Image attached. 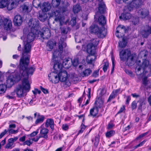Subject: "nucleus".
<instances>
[{
	"label": "nucleus",
	"mask_w": 151,
	"mask_h": 151,
	"mask_svg": "<svg viewBox=\"0 0 151 151\" xmlns=\"http://www.w3.org/2000/svg\"><path fill=\"white\" fill-rule=\"evenodd\" d=\"M29 54H22L18 66L19 70L15 71L8 77L6 81L7 85L11 86L14 84V82H18L21 79L29 81V76L32 75L35 69L32 67L27 68L29 63Z\"/></svg>",
	"instance_id": "nucleus-1"
},
{
	"label": "nucleus",
	"mask_w": 151,
	"mask_h": 151,
	"mask_svg": "<svg viewBox=\"0 0 151 151\" xmlns=\"http://www.w3.org/2000/svg\"><path fill=\"white\" fill-rule=\"evenodd\" d=\"M46 33L48 35L50 34V31L48 29H46V31L43 32H34L32 31L29 32L27 35L26 38H24V36L21 37L22 40H23L24 42V47L22 54H29L28 53L31 51L32 42L34 41L35 37H37V34L40 35L41 37H43V36H46Z\"/></svg>",
	"instance_id": "nucleus-2"
},
{
	"label": "nucleus",
	"mask_w": 151,
	"mask_h": 151,
	"mask_svg": "<svg viewBox=\"0 0 151 151\" xmlns=\"http://www.w3.org/2000/svg\"><path fill=\"white\" fill-rule=\"evenodd\" d=\"M120 60L123 61H126L129 66H132L134 64V58L136 55L134 54H131V51L127 49L122 50L119 54Z\"/></svg>",
	"instance_id": "nucleus-3"
},
{
	"label": "nucleus",
	"mask_w": 151,
	"mask_h": 151,
	"mask_svg": "<svg viewBox=\"0 0 151 151\" xmlns=\"http://www.w3.org/2000/svg\"><path fill=\"white\" fill-rule=\"evenodd\" d=\"M30 89V85L29 81L27 80H23L22 85H19L17 86L15 92L16 93L17 96L21 97L26 95V93L29 92Z\"/></svg>",
	"instance_id": "nucleus-4"
},
{
	"label": "nucleus",
	"mask_w": 151,
	"mask_h": 151,
	"mask_svg": "<svg viewBox=\"0 0 151 151\" xmlns=\"http://www.w3.org/2000/svg\"><path fill=\"white\" fill-rule=\"evenodd\" d=\"M53 68L54 71L50 73L48 76L50 81L52 83H57L60 81L58 73L61 70L62 64L59 62H56L54 64Z\"/></svg>",
	"instance_id": "nucleus-5"
},
{
	"label": "nucleus",
	"mask_w": 151,
	"mask_h": 151,
	"mask_svg": "<svg viewBox=\"0 0 151 151\" xmlns=\"http://www.w3.org/2000/svg\"><path fill=\"white\" fill-rule=\"evenodd\" d=\"M89 31L91 33L95 34L99 38H104L106 34L104 27L100 28L96 25H91L89 28Z\"/></svg>",
	"instance_id": "nucleus-6"
},
{
	"label": "nucleus",
	"mask_w": 151,
	"mask_h": 151,
	"mask_svg": "<svg viewBox=\"0 0 151 151\" xmlns=\"http://www.w3.org/2000/svg\"><path fill=\"white\" fill-rule=\"evenodd\" d=\"M99 40L96 38L91 40L87 45V51L89 54H94L95 53V47L98 45Z\"/></svg>",
	"instance_id": "nucleus-7"
},
{
	"label": "nucleus",
	"mask_w": 151,
	"mask_h": 151,
	"mask_svg": "<svg viewBox=\"0 0 151 151\" xmlns=\"http://www.w3.org/2000/svg\"><path fill=\"white\" fill-rule=\"evenodd\" d=\"M39 22L37 19H30L28 23L29 27L31 30L34 32H39L38 30L39 28Z\"/></svg>",
	"instance_id": "nucleus-8"
},
{
	"label": "nucleus",
	"mask_w": 151,
	"mask_h": 151,
	"mask_svg": "<svg viewBox=\"0 0 151 151\" xmlns=\"http://www.w3.org/2000/svg\"><path fill=\"white\" fill-rule=\"evenodd\" d=\"M58 75L60 81L64 82L65 84L69 86L70 83L69 81L67 80L68 78V74L67 72L65 70H61L59 72Z\"/></svg>",
	"instance_id": "nucleus-9"
},
{
	"label": "nucleus",
	"mask_w": 151,
	"mask_h": 151,
	"mask_svg": "<svg viewBox=\"0 0 151 151\" xmlns=\"http://www.w3.org/2000/svg\"><path fill=\"white\" fill-rule=\"evenodd\" d=\"M66 44L62 41L60 42L58 44L59 50H55L53 52V59L54 60L58 56L61 55L63 52V47H65Z\"/></svg>",
	"instance_id": "nucleus-10"
},
{
	"label": "nucleus",
	"mask_w": 151,
	"mask_h": 151,
	"mask_svg": "<svg viewBox=\"0 0 151 151\" xmlns=\"http://www.w3.org/2000/svg\"><path fill=\"white\" fill-rule=\"evenodd\" d=\"M40 128L41 129L39 136L41 138H43L47 140L48 138L47 134L48 133L49 130L46 127H44V124L41 126Z\"/></svg>",
	"instance_id": "nucleus-11"
},
{
	"label": "nucleus",
	"mask_w": 151,
	"mask_h": 151,
	"mask_svg": "<svg viewBox=\"0 0 151 151\" xmlns=\"http://www.w3.org/2000/svg\"><path fill=\"white\" fill-rule=\"evenodd\" d=\"M52 16H55V18L54 20L56 22H60V25H61V22L63 21V18L61 16L60 11L59 10H56L52 12Z\"/></svg>",
	"instance_id": "nucleus-12"
},
{
	"label": "nucleus",
	"mask_w": 151,
	"mask_h": 151,
	"mask_svg": "<svg viewBox=\"0 0 151 151\" xmlns=\"http://www.w3.org/2000/svg\"><path fill=\"white\" fill-rule=\"evenodd\" d=\"M142 4V0H133L129 3L128 9L131 10L132 9L139 7Z\"/></svg>",
	"instance_id": "nucleus-13"
},
{
	"label": "nucleus",
	"mask_w": 151,
	"mask_h": 151,
	"mask_svg": "<svg viewBox=\"0 0 151 151\" xmlns=\"http://www.w3.org/2000/svg\"><path fill=\"white\" fill-rule=\"evenodd\" d=\"M18 139L17 137H14L13 138L9 139L8 140V143L5 146L6 149H11L14 146V142H16Z\"/></svg>",
	"instance_id": "nucleus-14"
},
{
	"label": "nucleus",
	"mask_w": 151,
	"mask_h": 151,
	"mask_svg": "<svg viewBox=\"0 0 151 151\" xmlns=\"http://www.w3.org/2000/svg\"><path fill=\"white\" fill-rule=\"evenodd\" d=\"M138 15L142 18H145L149 15V11L145 9H141L138 12Z\"/></svg>",
	"instance_id": "nucleus-15"
},
{
	"label": "nucleus",
	"mask_w": 151,
	"mask_h": 151,
	"mask_svg": "<svg viewBox=\"0 0 151 151\" xmlns=\"http://www.w3.org/2000/svg\"><path fill=\"white\" fill-rule=\"evenodd\" d=\"M44 124L46 128H47L49 127L52 131L53 130L54 127V123L53 119L52 118L47 119Z\"/></svg>",
	"instance_id": "nucleus-16"
},
{
	"label": "nucleus",
	"mask_w": 151,
	"mask_h": 151,
	"mask_svg": "<svg viewBox=\"0 0 151 151\" xmlns=\"http://www.w3.org/2000/svg\"><path fill=\"white\" fill-rule=\"evenodd\" d=\"M3 26L5 29L7 30H10L12 27V24L11 20L9 19H5Z\"/></svg>",
	"instance_id": "nucleus-17"
},
{
	"label": "nucleus",
	"mask_w": 151,
	"mask_h": 151,
	"mask_svg": "<svg viewBox=\"0 0 151 151\" xmlns=\"http://www.w3.org/2000/svg\"><path fill=\"white\" fill-rule=\"evenodd\" d=\"M150 34H151V27L148 26H146L145 29L141 32L142 36L145 38H147Z\"/></svg>",
	"instance_id": "nucleus-18"
},
{
	"label": "nucleus",
	"mask_w": 151,
	"mask_h": 151,
	"mask_svg": "<svg viewBox=\"0 0 151 151\" xmlns=\"http://www.w3.org/2000/svg\"><path fill=\"white\" fill-rule=\"evenodd\" d=\"M13 22L14 24L16 26L20 25L22 22V19L21 16L19 15H17L14 16Z\"/></svg>",
	"instance_id": "nucleus-19"
},
{
	"label": "nucleus",
	"mask_w": 151,
	"mask_h": 151,
	"mask_svg": "<svg viewBox=\"0 0 151 151\" xmlns=\"http://www.w3.org/2000/svg\"><path fill=\"white\" fill-rule=\"evenodd\" d=\"M145 100V99L144 97H142L140 98L138 101L139 103L138 109L140 110L141 111H142V110L145 109L146 108Z\"/></svg>",
	"instance_id": "nucleus-20"
},
{
	"label": "nucleus",
	"mask_w": 151,
	"mask_h": 151,
	"mask_svg": "<svg viewBox=\"0 0 151 151\" xmlns=\"http://www.w3.org/2000/svg\"><path fill=\"white\" fill-rule=\"evenodd\" d=\"M98 11L100 14L104 13L105 11V5L103 1V0H98Z\"/></svg>",
	"instance_id": "nucleus-21"
},
{
	"label": "nucleus",
	"mask_w": 151,
	"mask_h": 151,
	"mask_svg": "<svg viewBox=\"0 0 151 151\" xmlns=\"http://www.w3.org/2000/svg\"><path fill=\"white\" fill-rule=\"evenodd\" d=\"M40 8L42 12H46L50 10L51 8V6L50 4L47 2L44 3L42 6H40Z\"/></svg>",
	"instance_id": "nucleus-22"
},
{
	"label": "nucleus",
	"mask_w": 151,
	"mask_h": 151,
	"mask_svg": "<svg viewBox=\"0 0 151 151\" xmlns=\"http://www.w3.org/2000/svg\"><path fill=\"white\" fill-rule=\"evenodd\" d=\"M71 62H72V60L71 58L64 59L62 64V66H63L65 68H68L72 65Z\"/></svg>",
	"instance_id": "nucleus-23"
},
{
	"label": "nucleus",
	"mask_w": 151,
	"mask_h": 151,
	"mask_svg": "<svg viewBox=\"0 0 151 151\" xmlns=\"http://www.w3.org/2000/svg\"><path fill=\"white\" fill-rule=\"evenodd\" d=\"M99 112L98 108L97 107L94 106L90 110V115L93 117H95L98 114Z\"/></svg>",
	"instance_id": "nucleus-24"
},
{
	"label": "nucleus",
	"mask_w": 151,
	"mask_h": 151,
	"mask_svg": "<svg viewBox=\"0 0 151 151\" xmlns=\"http://www.w3.org/2000/svg\"><path fill=\"white\" fill-rule=\"evenodd\" d=\"M126 28L124 26L119 25L116 29V32L124 34L126 32Z\"/></svg>",
	"instance_id": "nucleus-25"
},
{
	"label": "nucleus",
	"mask_w": 151,
	"mask_h": 151,
	"mask_svg": "<svg viewBox=\"0 0 151 151\" xmlns=\"http://www.w3.org/2000/svg\"><path fill=\"white\" fill-rule=\"evenodd\" d=\"M99 24L102 26H104L106 23V20L105 17L103 15L99 17L98 19Z\"/></svg>",
	"instance_id": "nucleus-26"
},
{
	"label": "nucleus",
	"mask_w": 151,
	"mask_h": 151,
	"mask_svg": "<svg viewBox=\"0 0 151 151\" xmlns=\"http://www.w3.org/2000/svg\"><path fill=\"white\" fill-rule=\"evenodd\" d=\"M89 54L91 55L88 56L86 60L87 63L91 64L96 59V57L94 55L95 53L94 54Z\"/></svg>",
	"instance_id": "nucleus-27"
},
{
	"label": "nucleus",
	"mask_w": 151,
	"mask_h": 151,
	"mask_svg": "<svg viewBox=\"0 0 151 151\" xmlns=\"http://www.w3.org/2000/svg\"><path fill=\"white\" fill-rule=\"evenodd\" d=\"M47 18V14L44 12H42L39 13V19L40 21L44 22L46 20Z\"/></svg>",
	"instance_id": "nucleus-28"
},
{
	"label": "nucleus",
	"mask_w": 151,
	"mask_h": 151,
	"mask_svg": "<svg viewBox=\"0 0 151 151\" xmlns=\"http://www.w3.org/2000/svg\"><path fill=\"white\" fill-rule=\"evenodd\" d=\"M131 14L129 13H123L121 16L119 17L120 19H122L124 20L131 19Z\"/></svg>",
	"instance_id": "nucleus-29"
},
{
	"label": "nucleus",
	"mask_w": 151,
	"mask_h": 151,
	"mask_svg": "<svg viewBox=\"0 0 151 151\" xmlns=\"http://www.w3.org/2000/svg\"><path fill=\"white\" fill-rule=\"evenodd\" d=\"M104 103V101L101 99L98 98L97 100H96L95 102V104L96 106L99 108H100L101 107Z\"/></svg>",
	"instance_id": "nucleus-30"
},
{
	"label": "nucleus",
	"mask_w": 151,
	"mask_h": 151,
	"mask_svg": "<svg viewBox=\"0 0 151 151\" xmlns=\"http://www.w3.org/2000/svg\"><path fill=\"white\" fill-rule=\"evenodd\" d=\"M45 116L43 115H38V117L35 122V124H40L42 123L45 119Z\"/></svg>",
	"instance_id": "nucleus-31"
},
{
	"label": "nucleus",
	"mask_w": 151,
	"mask_h": 151,
	"mask_svg": "<svg viewBox=\"0 0 151 151\" xmlns=\"http://www.w3.org/2000/svg\"><path fill=\"white\" fill-rule=\"evenodd\" d=\"M130 19V21L132 22V24L134 25H137L139 23V19L138 17H132Z\"/></svg>",
	"instance_id": "nucleus-32"
},
{
	"label": "nucleus",
	"mask_w": 151,
	"mask_h": 151,
	"mask_svg": "<svg viewBox=\"0 0 151 151\" xmlns=\"http://www.w3.org/2000/svg\"><path fill=\"white\" fill-rule=\"evenodd\" d=\"M10 0H1L0 2V8H3L7 6Z\"/></svg>",
	"instance_id": "nucleus-33"
},
{
	"label": "nucleus",
	"mask_w": 151,
	"mask_h": 151,
	"mask_svg": "<svg viewBox=\"0 0 151 151\" xmlns=\"http://www.w3.org/2000/svg\"><path fill=\"white\" fill-rule=\"evenodd\" d=\"M127 42L123 38L122 41L119 42V46L122 48L125 47L127 45Z\"/></svg>",
	"instance_id": "nucleus-34"
},
{
	"label": "nucleus",
	"mask_w": 151,
	"mask_h": 151,
	"mask_svg": "<svg viewBox=\"0 0 151 151\" xmlns=\"http://www.w3.org/2000/svg\"><path fill=\"white\" fill-rule=\"evenodd\" d=\"M81 9V7L79 4H76L73 7V11L74 13H77Z\"/></svg>",
	"instance_id": "nucleus-35"
},
{
	"label": "nucleus",
	"mask_w": 151,
	"mask_h": 151,
	"mask_svg": "<svg viewBox=\"0 0 151 151\" xmlns=\"http://www.w3.org/2000/svg\"><path fill=\"white\" fill-rule=\"evenodd\" d=\"M99 138L100 136L98 135L95 136L94 140L93 139L92 140V142H94V145L96 147H97L99 144Z\"/></svg>",
	"instance_id": "nucleus-36"
},
{
	"label": "nucleus",
	"mask_w": 151,
	"mask_h": 151,
	"mask_svg": "<svg viewBox=\"0 0 151 151\" xmlns=\"http://www.w3.org/2000/svg\"><path fill=\"white\" fill-rule=\"evenodd\" d=\"M54 44L53 42L52 41H49L48 42L47 46L48 48V49H49L48 50H51L53 49Z\"/></svg>",
	"instance_id": "nucleus-37"
},
{
	"label": "nucleus",
	"mask_w": 151,
	"mask_h": 151,
	"mask_svg": "<svg viewBox=\"0 0 151 151\" xmlns=\"http://www.w3.org/2000/svg\"><path fill=\"white\" fill-rule=\"evenodd\" d=\"M60 0H52V4L54 7H57L60 5Z\"/></svg>",
	"instance_id": "nucleus-38"
},
{
	"label": "nucleus",
	"mask_w": 151,
	"mask_h": 151,
	"mask_svg": "<svg viewBox=\"0 0 151 151\" xmlns=\"http://www.w3.org/2000/svg\"><path fill=\"white\" fill-rule=\"evenodd\" d=\"M13 129L8 128V129L6 130L7 132H8L9 134H14L18 132L19 130L18 129L17 130H14Z\"/></svg>",
	"instance_id": "nucleus-39"
},
{
	"label": "nucleus",
	"mask_w": 151,
	"mask_h": 151,
	"mask_svg": "<svg viewBox=\"0 0 151 151\" xmlns=\"http://www.w3.org/2000/svg\"><path fill=\"white\" fill-rule=\"evenodd\" d=\"M40 0H33V4L35 7H40Z\"/></svg>",
	"instance_id": "nucleus-40"
},
{
	"label": "nucleus",
	"mask_w": 151,
	"mask_h": 151,
	"mask_svg": "<svg viewBox=\"0 0 151 151\" xmlns=\"http://www.w3.org/2000/svg\"><path fill=\"white\" fill-rule=\"evenodd\" d=\"M115 134V132L113 130H111L110 131L107 132L106 133V136L107 137H110L113 135Z\"/></svg>",
	"instance_id": "nucleus-41"
},
{
	"label": "nucleus",
	"mask_w": 151,
	"mask_h": 151,
	"mask_svg": "<svg viewBox=\"0 0 151 151\" xmlns=\"http://www.w3.org/2000/svg\"><path fill=\"white\" fill-rule=\"evenodd\" d=\"M91 71L90 69H86L83 71V74L84 76H88L91 73Z\"/></svg>",
	"instance_id": "nucleus-42"
},
{
	"label": "nucleus",
	"mask_w": 151,
	"mask_h": 151,
	"mask_svg": "<svg viewBox=\"0 0 151 151\" xmlns=\"http://www.w3.org/2000/svg\"><path fill=\"white\" fill-rule=\"evenodd\" d=\"M61 32L63 34H66L68 32V27H62L60 28Z\"/></svg>",
	"instance_id": "nucleus-43"
},
{
	"label": "nucleus",
	"mask_w": 151,
	"mask_h": 151,
	"mask_svg": "<svg viewBox=\"0 0 151 151\" xmlns=\"http://www.w3.org/2000/svg\"><path fill=\"white\" fill-rule=\"evenodd\" d=\"M6 86L3 84L0 85V94L4 93L6 90Z\"/></svg>",
	"instance_id": "nucleus-44"
},
{
	"label": "nucleus",
	"mask_w": 151,
	"mask_h": 151,
	"mask_svg": "<svg viewBox=\"0 0 151 151\" xmlns=\"http://www.w3.org/2000/svg\"><path fill=\"white\" fill-rule=\"evenodd\" d=\"M23 11L24 12H29L30 11L29 9L28 6L24 4L22 6Z\"/></svg>",
	"instance_id": "nucleus-45"
},
{
	"label": "nucleus",
	"mask_w": 151,
	"mask_h": 151,
	"mask_svg": "<svg viewBox=\"0 0 151 151\" xmlns=\"http://www.w3.org/2000/svg\"><path fill=\"white\" fill-rule=\"evenodd\" d=\"M91 90L90 88H88V92L87 94V96L88 97V99L86 101V102L85 104V105H86L88 104L89 103V101L91 96Z\"/></svg>",
	"instance_id": "nucleus-46"
},
{
	"label": "nucleus",
	"mask_w": 151,
	"mask_h": 151,
	"mask_svg": "<svg viewBox=\"0 0 151 151\" xmlns=\"http://www.w3.org/2000/svg\"><path fill=\"white\" fill-rule=\"evenodd\" d=\"M71 63L74 66H76L79 64L78 59L77 58H75L73 61L72 60Z\"/></svg>",
	"instance_id": "nucleus-47"
},
{
	"label": "nucleus",
	"mask_w": 151,
	"mask_h": 151,
	"mask_svg": "<svg viewBox=\"0 0 151 151\" xmlns=\"http://www.w3.org/2000/svg\"><path fill=\"white\" fill-rule=\"evenodd\" d=\"M86 127V126H85L84 124H83V123L81 125V129L78 131V134H79L82 133L85 129Z\"/></svg>",
	"instance_id": "nucleus-48"
},
{
	"label": "nucleus",
	"mask_w": 151,
	"mask_h": 151,
	"mask_svg": "<svg viewBox=\"0 0 151 151\" xmlns=\"http://www.w3.org/2000/svg\"><path fill=\"white\" fill-rule=\"evenodd\" d=\"M115 94L114 92H113L110 95L109 99L107 100V102L110 101L112 99L115 98Z\"/></svg>",
	"instance_id": "nucleus-49"
},
{
	"label": "nucleus",
	"mask_w": 151,
	"mask_h": 151,
	"mask_svg": "<svg viewBox=\"0 0 151 151\" xmlns=\"http://www.w3.org/2000/svg\"><path fill=\"white\" fill-rule=\"evenodd\" d=\"M33 143V142L31 141V139H29V140H27L24 142L23 143L24 145H27L28 146H29Z\"/></svg>",
	"instance_id": "nucleus-50"
},
{
	"label": "nucleus",
	"mask_w": 151,
	"mask_h": 151,
	"mask_svg": "<svg viewBox=\"0 0 151 151\" xmlns=\"http://www.w3.org/2000/svg\"><path fill=\"white\" fill-rule=\"evenodd\" d=\"M103 69L104 72L106 71L107 68L109 66V63L107 62H105L104 63Z\"/></svg>",
	"instance_id": "nucleus-51"
},
{
	"label": "nucleus",
	"mask_w": 151,
	"mask_h": 151,
	"mask_svg": "<svg viewBox=\"0 0 151 151\" xmlns=\"http://www.w3.org/2000/svg\"><path fill=\"white\" fill-rule=\"evenodd\" d=\"M76 18L75 17H73L72 18L70 22L71 25L73 26L76 25Z\"/></svg>",
	"instance_id": "nucleus-52"
},
{
	"label": "nucleus",
	"mask_w": 151,
	"mask_h": 151,
	"mask_svg": "<svg viewBox=\"0 0 151 151\" xmlns=\"http://www.w3.org/2000/svg\"><path fill=\"white\" fill-rule=\"evenodd\" d=\"M125 71L127 74L131 77H133L134 76V75L131 71L128 70H125Z\"/></svg>",
	"instance_id": "nucleus-53"
},
{
	"label": "nucleus",
	"mask_w": 151,
	"mask_h": 151,
	"mask_svg": "<svg viewBox=\"0 0 151 151\" xmlns=\"http://www.w3.org/2000/svg\"><path fill=\"white\" fill-rule=\"evenodd\" d=\"M5 18L0 16V27H1L3 26L4 20Z\"/></svg>",
	"instance_id": "nucleus-54"
},
{
	"label": "nucleus",
	"mask_w": 151,
	"mask_h": 151,
	"mask_svg": "<svg viewBox=\"0 0 151 151\" xmlns=\"http://www.w3.org/2000/svg\"><path fill=\"white\" fill-rule=\"evenodd\" d=\"M146 142V140H144L142 142L139 143V144L134 147V149H136L140 146H142Z\"/></svg>",
	"instance_id": "nucleus-55"
},
{
	"label": "nucleus",
	"mask_w": 151,
	"mask_h": 151,
	"mask_svg": "<svg viewBox=\"0 0 151 151\" xmlns=\"http://www.w3.org/2000/svg\"><path fill=\"white\" fill-rule=\"evenodd\" d=\"M137 106V104L136 103L135 101H133L131 104V107L132 109H135L136 108Z\"/></svg>",
	"instance_id": "nucleus-56"
},
{
	"label": "nucleus",
	"mask_w": 151,
	"mask_h": 151,
	"mask_svg": "<svg viewBox=\"0 0 151 151\" xmlns=\"http://www.w3.org/2000/svg\"><path fill=\"white\" fill-rule=\"evenodd\" d=\"M148 133V132H147L145 133H144L142 134H141V135H139L138 137L136 138V139H140L142 137L146 135H147Z\"/></svg>",
	"instance_id": "nucleus-57"
},
{
	"label": "nucleus",
	"mask_w": 151,
	"mask_h": 151,
	"mask_svg": "<svg viewBox=\"0 0 151 151\" xmlns=\"http://www.w3.org/2000/svg\"><path fill=\"white\" fill-rule=\"evenodd\" d=\"M62 129L64 130H67L69 128L68 126L66 124H63L62 126Z\"/></svg>",
	"instance_id": "nucleus-58"
},
{
	"label": "nucleus",
	"mask_w": 151,
	"mask_h": 151,
	"mask_svg": "<svg viewBox=\"0 0 151 151\" xmlns=\"http://www.w3.org/2000/svg\"><path fill=\"white\" fill-rule=\"evenodd\" d=\"M32 91L35 95L37 94V93L40 94L41 93L40 91L38 90L37 89H35V90Z\"/></svg>",
	"instance_id": "nucleus-59"
},
{
	"label": "nucleus",
	"mask_w": 151,
	"mask_h": 151,
	"mask_svg": "<svg viewBox=\"0 0 151 151\" xmlns=\"http://www.w3.org/2000/svg\"><path fill=\"white\" fill-rule=\"evenodd\" d=\"M38 129L37 130L33 132H32V133H31L30 135V137H33L35 136L38 133Z\"/></svg>",
	"instance_id": "nucleus-60"
},
{
	"label": "nucleus",
	"mask_w": 151,
	"mask_h": 151,
	"mask_svg": "<svg viewBox=\"0 0 151 151\" xmlns=\"http://www.w3.org/2000/svg\"><path fill=\"white\" fill-rule=\"evenodd\" d=\"M41 138L40 136H37L36 137V138H33L32 139H31V141L32 142L33 141H34L35 142H37L38 140L39 139Z\"/></svg>",
	"instance_id": "nucleus-61"
},
{
	"label": "nucleus",
	"mask_w": 151,
	"mask_h": 151,
	"mask_svg": "<svg viewBox=\"0 0 151 151\" xmlns=\"http://www.w3.org/2000/svg\"><path fill=\"white\" fill-rule=\"evenodd\" d=\"M9 126L8 128L9 129H14L16 127V125L13 124H9Z\"/></svg>",
	"instance_id": "nucleus-62"
},
{
	"label": "nucleus",
	"mask_w": 151,
	"mask_h": 151,
	"mask_svg": "<svg viewBox=\"0 0 151 151\" xmlns=\"http://www.w3.org/2000/svg\"><path fill=\"white\" fill-rule=\"evenodd\" d=\"M7 133L6 129H5L4 132L0 134V139L1 138Z\"/></svg>",
	"instance_id": "nucleus-63"
},
{
	"label": "nucleus",
	"mask_w": 151,
	"mask_h": 151,
	"mask_svg": "<svg viewBox=\"0 0 151 151\" xmlns=\"http://www.w3.org/2000/svg\"><path fill=\"white\" fill-rule=\"evenodd\" d=\"M99 70H96L94 71V72L93 73L92 75L93 76L95 77H96L97 76H98L99 75Z\"/></svg>",
	"instance_id": "nucleus-64"
}]
</instances>
